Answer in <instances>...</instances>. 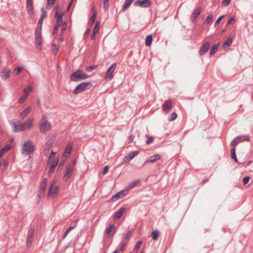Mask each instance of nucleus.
Wrapping results in <instances>:
<instances>
[{"instance_id": "c03bdc74", "label": "nucleus", "mask_w": 253, "mask_h": 253, "mask_svg": "<svg viewBox=\"0 0 253 253\" xmlns=\"http://www.w3.org/2000/svg\"><path fill=\"white\" fill-rule=\"evenodd\" d=\"M126 249V246L120 243V248L119 250H116V251H119V253H123V251Z\"/></svg>"}, {"instance_id": "423d86ee", "label": "nucleus", "mask_w": 253, "mask_h": 253, "mask_svg": "<svg viewBox=\"0 0 253 253\" xmlns=\"http://www.w3.org/2000/svg\"><path fill=\"white\" fill-rule=\"evenodd\" d=\"M9 124L11 126L14 132L23 131L22 123L19 120H16L15 122L10 121Z\"/></svg>"}, {"instance_id": "72a5a7b5", "label": "nucleus", "mask_w": 253, "mask_h": 253, "mask_svg": "<svg viewBox=\"0 0 253 253\" xmlns=\"http://www.w3.org/2000/svg\"><path fill=\"white\" fill-rule=\"evenodd\" d=\"M151 235L152 236V238L154 240H157L158 238L159 233L158 231H153L151 234Z\"/></svg>"}, {"instance_id": "37998d69", "label": "nucleus", "mask_w": 253, "mask_h": 253, "mask_svg": "<svg viewBox=\"0 0 253 253\" xmlns=\"http://www.w3.org/2000/svg\"><path fill=\"white\" fill-rule=\"evenodd\" d=\"M104 5L103 7L105 10H107L109 7V3L108 2V0H104Z\"/></svg>"}, {"instance_id": "052dcab7", "label": "nucleus", "mask_w": 253, "mask_h": 253, "mask_svg": "<svg viewBox=\"0 0 253 253\" xmlns=\"http://www.w3.org/2000/svg\"><path fill=\"white\" fill-rule=\"evenodd\" d=\"M108 170H109V167L108 166H105L103 169L102 173L104 175L106 174L107 173V172L108 171Z\"/></svg>"}, {"instance_id": "a878e982", "label": "nucleus", "mask_w": 253, "mask_h": 253, "mask_svg": "<svg viewBox=\"0 0 253 253\" xmlns=\"http://www.w3.org/2000/svg\"><path fill=\"white\" fill-rule=\"evenodd\" d=\"M92 12L93 13L91 17H90L89 21V24L90 26H92L94 23L96 14L95 11H94V8L92 7L91 9Z\"/></svg>"}, {"instance_id": "393cba45", "label": "nucleus", "mask_w": 253, "mask_h": 253, "mask_svg": "<svg viewBox=\"0 0 253 253\" xmlns=\"http://www.w3.org/2000/svg\"><path fill=\"white\" fill-rule=\"evenodd\" d=\"M57 164H58V160H54L52 161L50 167L49 169V173H52L54 171L56 166L57 165Z\"/></svg>"}, {"instance_id": "58836bf2", "label": "nucleus", "mask_w": 253, "mask_h": 253, "mask_svg": "<svg viewBox=\"0 0 253 253\" xmlns=\"http://www.w3.org/2000/svg\"><path fill=\"white\" fill-rule=\"evenodd\" d=\"M56 0H47V3L46 6V9H50L53 4L55 3Z\"/></svg>"}, {"instance_id": "cd10ccee", "label": "nucleus", "mask_w": 253, "mask_h": 253, "mask_svg": "<svg viewBox=\"0 0 253 253\" xmlns=\"http://www.w3.org/2000/svg\"><path fill=\"white\" fill-rule=\"evenodd\" d=\"M153 41L152 36L149 35L146 36L145 39V44L146 46H149L151 45Z\"/></svg>"}, {"instance_id": "1a4fd4ad", "label": "nucleus", "mask_w": 253, "mask_h": 253, "mask_svg": "<svg viewBox=\"0 0 253 253\" xmlns=\"http://www.w3.org/2000/svg\"><path fill=\"white\" fill-rule=\"evenodd\" d=\"M151 4L149 0H137L134 3V5L135 6H140L144 8L149 7Z\"/></svg>"}, {"instance_id": "e2e57ef3", "label": "nucleus", "mask_w": 253, "mask_h": 253, "mask_svg": "<svg viewBox=\"0 0 253 253\" xmlns=\"http://www.w3.org/2000/svg\"><path fill=\"white\" fill-rule=\"evenodd\" d=\"M52 52L54 54H56V53L57 52V49L56 48V45H54V44H52Z\"/></svg>"}, {"instance_id": "6e6d98bb", "label": "nucleus", "mask_w": 253, "mask_h": 253, "mask_svg": "<svg viewBox=\"0 0 253 253\" xmlns=\"http://www.w3.org/2000/svg\"><path fill=\"white\" fill-rule=\"evenodd\" d=\"M63 23L62 20L57 19L56 26L60 27L62 25Z\"/></svg>"}, {"instance_id": "9b49d317", "label": "nucleus", "mask_w": 253, "mask_h": 253, "mask_svg": "<svg viewBox=\"0 0 253 253\" xmlns=\"http://www.w3.org/2000/svg\"><path fill=\"white\" fill-rule=\"evenodd\" d=\"M172 106V101L168 100L166 101L162 105L163 110L166 113H168Z\"/></svg>"}, {"instance_id": "7ed1b4c3", "label": "nucleus", "mask_w": 253, "mask_h": 253, "mask_svg": "<svg viewBox=\"0 0 253 253\" xmlns=\"http://www.w3.org/2000/svg\"><path fill=\"white\" fill-rule=\"evenodd\" d=\"M35 150V145L30 140L25 141L22 145V153L29 155L32 153Z\"/></svg>"}, {"instance_id": "f257e3e1", "label": "nucleus", "mask_w": 253, "mask_h": 253, "mask_svg": "<svg viewBox=\"0 0 253 253\" xmlns=\"http://www.w3.org/2000/svg\"><path fill=\"white\" fill-rule=\"evenodd\" d=\"M51 128L50 123L48 121L46 117L43 116L39 123V129L42 133H46Z\"/></svg>"}, {"instance_id": "aec40b11", "label": "nucleus", "mask_w": 253, "mask_h": 253, "mask_svg": "<svg viewBox=\"0 0 253 253\" xmlns=\"http://www.w3.org/2000/svg\"><path fill=\"white\" fill-rule=\"evenodd\" d=\"M72 148H73L72 144H71V143L68 144L65 149L64 154H63V156L67 157H68V156H67L66 154H67V155H70L71 153V150L72 149Z\"/></svg>"}, {"instance_id": "a211bd4d", "label": "nucleus", "mask_w": 253, "mask_h": 253, "mask_svg": "<svg viewBox=\"0 0 253 253\" xmlns=\"http://www.w3.org/2000/svg\"><path fill=\"white\" fill-rule=\"evenodd\" d=\"M201 12L200 8H198L194 9L193 12L192 13L191 16V20L192 21H194L198 17Z\"/></svg>"}, {"instance_id": "0eeeda50", "label": "nucleus", "mask_w": 253, "mask_h": 253, "mask_svg": "<svg viewBox=\"0 0 253 253\" xmlns=\"http://www.w3.org/2000/svg\"><path fill=\"white\" fill-rule=\"evenodd\" d=\"M250 138L248 135L239 136L234 138L231 142V145L235 147L238 143L244 141H249Z\"/></svg>"}, {"instance_id": "8fccbe9b", "label": "nucleus", "mask_w": 253, "mask_h": 253, "mask_svg": "<svg viewBox=\"0 0 253 253\" xmlns=\"http://www.w3.org/2000/svg\"><path fill=\"white\" fill-rule=\"evenodd\" d=\"M134 136L130 135L127 137V143H130L132 142L134 139Z\"/></svg>"}, {"instance_id": "f704fd0d", "label": "nucleus", "mask_w": 253, "mask_h": 253, "mask_svg": "<svg viewBox=\"0 0 253 253\" xmlns=\"http://www.w3.org/2000/svg\"><path fill=\"white\" fill-rule=\"evenodd\" d=\"M11 148V145L9 144L6 145L4 147L2 148L0 151L1 153L4 154L5 152L9 151Z\"/></svg>"}, {"instance_id": "bb28decb", "label": "nucleus", "mask_w": 253, "mask_h": 253, "mask_svg": "<svg viewBox=\"0 0 253 253\" xmlns=\"http://www.w3.org/2000/svg\"><path fill=\"white\" fill-rule=\"evenodd\" d=\"M134 0H126L122 8V10L125 11L130 5Z\"/></svg>"}, {"instance_id": "412c9836", "label": "nucleus", "mask_w": 253, "mask_h": 253, "mask_svg": "<svg viewBox=\"0 0 253 253\" xmlns=\"http://www.w3.org/2000/svg\"><path fill=\"white\" fill-rule=\"evenodd\" d=\"M35 39H36V47L37 49H39L40 50H41L42 48V36L35 37Z\"/></svg>"}, {"instance_id": "473e14b6", "label": "nucleus", "mask_w": 253, "mask_h": 253, "mask_svg": "<svg viewBox=\"0 0 253 253\" xmlns=\"http://www.w3.org/2000/svg\"><path fill=\"white\" fill-rule=\"evenodd\" d=\"M218 46V44H215L211 47L210 50V55L214 54L217 51Z\"/></svg>"}, {"instance_id": "2eb2a0df", "label": "nucleus", "mask_w": 253, "mask_h": 253, "mask_svg": "<svg viewBox=\"0 0 253 253\" xmlns=\"http://www.w3.org/2000/svg\"><path fill=\"white\" fill-rule=\"evenodd\" d=\"M138 154V151H134L130 153L128 155L125 156L124 158V162L125 163L129 162L130 160H132Z\"/></svg>"}, {"instance_id": "5701e85b", "label": "nucleus", "mask_w": 253, "mask_h": 253, "mask_svg": "<svg viewBox=\"0 0 253 253\" xmlns=\"http://www.w3.org/2000/svg\"><path fill=\"white\" fill-rule=\"evenodd\" d=\"M160 156L158 155H155L150 157L146 161L145 163H153L156 161L160 159Z\"/></svg>"}, {"instance_id": "c9c22d12", "label": "nucleus", "mask_w": 253, "mask_h": 253, "mask_svg": "<svg viewBox=\"0 0 253 253\" xmlns=\"http://www.w3.org/2000/svg\"><path fill=\"white\" fill-rule=\"evenodd\" d=\"M213 15L210 14L206 19L205 22L208 24H211L212 22Z\"/></svg>"}, {"instance_id": "a19ab883", "label": "nucleus", "mask_w": 253, "mask_h": 253, "mask_svg": "<svg viewBox=\"0 0 253 253\" xmlns=\"http://www.w3.org/2000/svg\"><path fill=\"white\" fill-rule=\"evenodd\" d=\"M34 229L33 228H30L29 230L27 237L32 238L34 236Z\"/></svg>"}, {"instance_id": "69168bd1", "label": "nucleus", "mask_w": 253, "mask_h": 253, "mask_svg": "<svg viewBox=\"0 0 253 253\" xmlns=\"http://www.w3.org/2000/svg\"><path fill=\"white\" fill-rule=\"evenodd\" d=\"M235 19L233 17H231V18H230V19L227 22V24L228 25V24H233L235 22Z\"/></svg>"}, {"instance_id": "c756f323", "label": "nucleus", "mask_w": 253, "mask_h": 253, "mask_svg": "<svg viewBox=\"0 0 253 253\" xmlns=\"http://www.w3.org/2000/svg\"><path fill=\"white\" fill-rule=\"evenodd\" d=\"M27 8L28 12H32L33 9L32 0H27Z\"/></svg>"}, {"instance_id": "864d4df0", "label": "nucleus", "mask_w": 253, "mask_h": 253, "mask_svg": "<svg viewBox=\"0 0 253 253\" xmlns=\"http://www.w3.org/2000/svg\"><path fill=\"white\" fill-rule=\"evenodd\" d=\"M27 96L24 95V96H22L20 99H19V103H20V104H22L23 103L25 100H26V99L27 98Z\"/></svg>"}, {"instance_id": "b1692460", "label": "nucleus", "mask_w": 253, "mask_h": 253, "mask_svg": "<svg viewBox=\"0 0 253 253\" xmlns=\"http://www.w3.org/2000/svg\"><path fill=\"white\" fill-rule=\"evenodd\" d=\"M140 180H135L130 183L126 187V190H129L135 187L136 185L140 183Z\"/></svg>"}, {"instance_id": "338daca9", "label": "nucleus", "mask_w": 253, "mask_h": 253, "mask_svg": "<svg viewBox=\"0 0 253 253\" xmlns=\"http://www.w3.org/2000/svg\"><path fill=\"white\" fill-rule=\"evenodd\" d=\"M59 28V27L57 26L56 25L55 26L54 29H53V35H56L57 33Z\"/></svg>"}, {"instance_id": "2f4dec72", "label": "nucleus", "mask_w": 253, "mask_h": 253, "mask_svg": "<svg viewBox=\"0 0 253 253\" xmlns=\"http://www.w3.org/2000/svg\"><path fill=\"white\" fill-rule=\"evenodd\" d=\"M33 88L31 85H28L26 88L24 89L25 95L26 96H29L30 92L32 91Z\"/></svg>"}, {"instance_id": "4d7b16f0", "label": "nucleus", "mask_w": 253, "mask_h": 253, "mask_svg": "<svg viewBox=\"0 0 253 253\" xmlns=\"http://www.w3.org/2000/svg\"><path fill=\"white\" fill-rule=\"evenodd\" d=\"M32 238L27 237V247H29L31 246L32 242Z\"/></svg>"}, {"instance_id": "6e6552de", "label": "nucleus", "mask_w": 253, "mask_h": 253, "mask_svg": "<svg viewBox=\"0 0 253 253\" xmlns=\"http://www.w3.org/2000/svg\"><path fill=\"white\" fill-rule=\"evenodd\" d=\"M116 68V64L113 63L112 64L107 70L105 75V78H108L109 80H111L113 78V73L114 71L115 68Z\"/></svg>"}, {"instance_id": "5fc2aeb1", "label": "nucleus", "mask_w": 253, "mask_h": 253, "mask_svg": "<svg viewBox=\"0 0 253 253\" xmlns=\"http://www.w3.org/2000/svg\"><path fill=\"white\" fill-rule=\"evenodd\" d=\"M224 17V15H222L221 16H220L217 19V20L216 21L215 24H214V26L215 27H216L217 26V25L218 24V23L220 22V21L221 20V19Z\"/></svg>"}, {"instance_id": "de8ad7c7", "label": "nucleus", "mask_w": 253, "mask_h": 253, "mask_svg": "<svg viewBox=\"0 0 253 253\" xmlns=\"http://www.w3.org/2000/svg\"><path fill=\"white\" fill-rule=\"evenodd\" d=\"M77 225V221H75L72 222L70 225L69 227L71 228V229L72 230L74 229Z\"/></svg>"}, {"instance_id": "ddd939ff", "label": "nucleus", "mask_w": 253, "mask_h": 253, "mask_svg": "<svg viewBox=\"0 0 253 253\" xmlns=\"http://www.w3.org/2000/svg\"><path fill=\"white\" fill-rule=\"evenodd\" d=\"M210 46V43L209 42H205L203 44L199 50V54L200 55L205 54L209 50Z\"/></svg>"}, {"instance_id": "9d476101", "label": "nucleus", "mask_w": 253, "mask_h": 253, "mask_svg": "<svg viewBox=\"0 0 253 253\" xmlns=\"http://www.w3.org/2000/svg\"><path fill=\"white\" fill-rule=\"evenodd\" d=\"M55 183V181H53L52 183L51 184L48 192V196L53 195V197H55V195L58 193L59 191V188L57 186H54Z\"/></svg>"}, {"instance_id": "bf43d9fd", "label": "nucleus", "mask_w": 253, "mask_h": 253, "mask_svg": "<svg viewBox=\"0 0 253 253\" xmlns=\"http://www.w3.org/2000/svg\"><path fill=\"white\" fill-rule=\"evenodd\" d=\"M62 16H63V14H59L58 13V11H56V12L55 13V17H56L57 19L62 20Z\"/></svg>"}, {"instance_id": "774afa93", "label": "nucleus", "mask_w": 253, "mask_h": 253, "mask_svg": "<svg viewBox=\"0 0 253 253\" xmlns=\"http://www.w3.org/2000/svg\"><path fill=\"white\" fill-rule=\"evenodd\" d=\"M141 244H142L141 241H138L135 245V248L136 249L139 248Z\"/></svg>"}, {"instance_id": "39448f33", "label": "nucleus", "mask_w": 253, "mask_h": 253, "mask_svg": "<svg viewBox=\"0 0 253 253\" xmlns=\"http://www.w3.org/2000/svg\"><path fill=\"white\" fill-rule=\"evenodd\" d=\"M91 86V83L90 82H84L79 84L74 89V93L77 94L81 93L86 89H89Z\"/></svg>"}, {"instance_id": "e433bc0d", "label": "nucleus", "mask_w": 253, "mask_h": 253, "mask_svg": "<svg viewBox=\"0 0 253 253\" xmlns=\"http://www.w3.org/2000/svg\"><path fill=\"white\" fill-rule=\"evenodd\" d=\"M100 26V22L99 21H97L95 23V26L93 30V32H94V34L98 33V32L99 31Z\"/></svg>"}, {"instance_id": "09e8293b", "label": "nucleus", "mask_w": 253, "mask_h": 253, "mask_svg": "<svg viewBox=\"0 0 253 253\" xmlns=\"http://www.w3.org/2000/svg\"><path fill=\"white\" fill-rule=\"evenodd\" d=\"M127 191L128 190H126V189L125 190H122L119 192H121L120 196H121V198L124 197L126 195V194L127 193Z\"/></svg>"}, {"instance_id": "4468645a", "label": "nucleus", "mask_w": 253, "mask_h": 253, "mask_svg": "<svg viewBox=\"0 0 253 253\" xmlns=\"http://www.w3.org/2000/svg\"><path fill=\"white\" fill-rule=\"evenodd\" d=\"M10 70L7 68H3L0 72V77L4 80H6L10 76Z\"/></svg>"}, {"instance_id": "603ef678", "label": "nucleus", "mask_w": 253, "mask_h": 253, "mask_svg": "<svg viewBox=\"0 0 253 253\" xmlns=\"http://www.w3.org/2000/svg\"><path fill=\"white\" fill-rule=\"evenodd\" d=\"M55 154H56V152H54L53 151H52L51 152V153L48 157L47 163H48L49 162V161H51V159L54 156Z\"/></svg>"}, {"instance_id": "dca6fc26", "label": "nucleus", "mask_w": 253, "mask_h": 253, "mask_svg": "<svg viewBox=\"0 0 253 253\" xmlns=\"http://www.w3.org/2000/svg\"><path fill=\"white\" fill-rule=\"evenodd\" d=\"M116 230L115 226L113 224H110L105 230V233L107 235H113Z\"/></svg>"}, {"instance_id": "0e129e2a", "label": "nucleus", "mask_w": 253, "mask_h": 253, "mask_svg": "<svg viewBox=\"0 0 253 253\" xmlns=\"http://www.w3.org/2000/svg\"><path fill=\"white\" fill-rule=\"evenodd\" d=\"M42 13L40 19H42V20H43V19L45 17L46 14H45V12L44 11L43 8H42Z\"/></svg>"}, {"instance_id": "a18cd8bd", "label": "nucleus", "mask_w": 253, "mask_h": 253, "mask_svg": "<svg viewBox=\"0 0 253 253\" xmlns=\"http://www.w3.org/2000/svg\"><path fill=\"white\" fill-rule=\"evenodd\" d=\"M132 235V232L131 231H128L127 232V233L126 235L125 239H126V240L129 241V239L131 237Z\"/></svg>"}, {"instance_id": "6ab92c4d", "label": "nucleus", "mask_w": 253, "mask_h": 253, "mask_svg": "<svg viewBox=\"0 0 253 253\" xmlns=\"http://www.w3.org/2000/svg\"><path fill=\"white\" fill-rule=\"evenodd\" d=\"M31 110V107L30 106L27 108L20 114L19 118L22 120L24 119L30 113Z\"/></svg>"}, {"instance_id": "13d9d810", "label": "nucleus", "mask_w": 253, "mask_h": 253, "mask_svg": "<svg viewBox=\"0 0 253 253\" xmlns=\"http://www.w3.org/2000/svg\"><path fill=\"white\" fill-rule=\"evenodd\" d=\"M154 140V138L152 136H150L148 138L146 143L147 144H149L151 143Z\"/></svg>"}, {"instance_id": "f03ea898", "label": "nucleus", "mask_w": 253, "mask_h": 253, "mask_svg": "<svg viewBox=\"0 0 253 253\" xmlns=\"http://www.w3.org/2000/svg\"><path fill=\"white\" fill-rule=\"evenodd\" d=\"M89 76L84 73L81 70H78L73 73L70 76V80L75 82H77L81 80L87 79Z\"/></svg>"}, {"instance_id": "f3484780", "label": "nucleus", "mask_w": 253, "mask_h": 253, "mask_svg": "<svg viewBox=\"0 0 253 253\" xmlns=\"http://www.w3.org/2000/svg\"><path fill=\"white\" fill-rule=\"evenodd\" d=\"M47 184V180L46 178H43L40 187V196L43 195L45 190Z\"/></svg>"}, {"instance_id": "680f3d73", "label": "nucleus", "mask_w": 253, "mask_h": 253, "mask_svg": "<svg viewBox=\"0 0 253 253\" xmlns=\"http://www.w3.org/2000/svg\"><path fill=\"white\" fill-rule=\"evenodd\" d=\"M230 1V0H223V1L222 2V4L224 6H227L229 3Z\"/></svg>"}, {"instance_id": "ea45409f", "label": "nucleus", "mask_w": 253, "mask_h": 253, "mask_svg": "<svg viewBox=\"0 0 253 253\" xmlns=\"http://www.w3.org/2000/svg\"><path fill=\"white\" fill-rule=\"evenodd\" d=\"M23 69L22 67H17L14 69L13 73L15 75H18Z\"/></svg>"}, {"instance_id": "4be33fe9", "label": "nucleus", "mask_w": 253, "mask_h": 253, "mask_svg": "<svg viewBox=\"0 0 253 253\" xmlns=\"http://www.w3.org/2000/svg\"><path fill=\"white\" fill-rule=\"evenodd\" d=\"M125 210L126 209L124 207L121 208L115 214L114 219H117L120 218L124 213Z\"/></svg>"}, {"instance_id": "f8f14e48", "label": "nucleus", "mask_w": 253, "mask_h": 253, "mask_svg": "<svg viewBox=\"0 0 253 253\" xmlns=\"http://www.w3.org/2000/svg\"><path fill=\"white\" fill-rule=\"evenodd\" d=\"M34 121V119L33 118L29 119L27 120L24 124H22L23 131L30 130L32 126V123Z\"/></svg>"}, {"instance_id": "20e7f679", "label": "nucleus", "mask_w": 253, "mask_h": 253, "mask_svg": "<svg viewBox=\"0 0 253 253\" xmlns=\"http://www.w3.org/2000/svg\"><path fill=\"white\" fill-rule=\"evenodd\" d=\"M76 161H74L72 164L68 165L66 169L65 174L63 176L64 180L68 181L72 175L73 172L75 169Z\"/></svg>"}, {"instance_id": "c85d7f7f", "label": "nucleus", "mask_w": 253, "mask_h": 253, "mask_svg": "<svg viewBox=\"0 0 253 253\" xmlns=\"http://www.w3.org/2000/svg\"><path fill=\"white\" fill-rule=\"evenodd\" d=\"M232 42V39L231 38H228L226 39L225 42H224L223 45V48H226L229 46Z\"/></svg>"}, {"instance_id": "7c9ffc66", "label": "nucleus", "mask_w": 253, "mask_h": 253, "mask_svg": "<svg viewBox=\"0 0 253 253\" xmlns=\"http://www.w3.org/2000/svg\"><path fill=\"white\" fill-rule=\"evenodd\" d=\"M235 147H233L231 150V158L236 162H238V160L235 153Z\"/></svg>"}, {"instance_id": "79ce46f5", "label": "nucleus", "mask_w": 253, "mask_h": 253, "mask_svg": "<svg viewBox=\"0 0 253 253\" xmlns=\"http://www.w3.org/2000/svg\"><path fill=\"white\" fill-rule=\"evenodd\" d=\"M96 67L97 66L95 65L89 66L85 68V70L88 72H90L93 70L96 69Z\"/></svg>"}, {"instance_id": "49530a36", "label": "nucleus", "mask_w": 253, "mask_h": 253, "mask_svg": "<svg viewBox=\"0 0 253 253\" xmlns=\"http://www.w3.org/2000/svg\"><path fill=\"white\" fill-rule=\"evenodd\" d=\"M120 194H121V192H118V193H116L115 195H114L112 197V199L114 201H115L118 198H121Z\"/></svg>"}, {"instance_id": "4c0bfd02", "label": "nucleus", "mask_w": 253, "mask_h": 253, "mask_svg": "<svg viewBox=\"0 0 253 253\" xmlns=\"http://www.w3.org/2000/svg\"><path fill=\"white\" fill-rule=\"evenodd\" d=\"M42 36V28L39 26H37L36 30L35 32V37Z\"/></svg>"}, {"instance_id": "3c124183", "label": "nucleus", "mask_w": 253, "mask_h": 253, "mask_svg": "<svg viewBox=\"0 0 253 253\" xmlns=\"http://www.w3.org/2000/svg\"><path fill=\"white\" fill-rule=\"evenodd\" d=\"M250 178V177L248 176L244 177L243 179V182L244 184H247L249 181Z\"/></svg>"}]
</instances>
